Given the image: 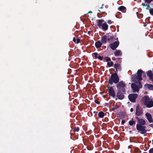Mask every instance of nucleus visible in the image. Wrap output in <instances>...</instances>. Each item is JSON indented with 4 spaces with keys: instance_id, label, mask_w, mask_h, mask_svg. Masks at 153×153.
I'll return each instance as SVG.
<instances>
[{
    "instance_id": "3",
    "label": "nucleus",
    "mask_w": 153,
    "mask_h": 153,
    "mask_svg": "<svg viewBox=\"0 0 153 153\" xmlns=\"http://www.w3.org/2000/svg\"><path fill=\"white\" fill-rule=\"evenodd\" d=\"M141 100L144 102V105L148 108H151L153 106V101L148 96H145L143 97Z\"/></svg>"
},
{
    "instance_id": "21",
    "label": "nucleus",
    "mask_w": 153,
    "mask_h": 153,
    "mask_svg": "<svg viewBox=\"0 0 153 153\" xmlns=\"http://www.w3.org/2000/svg\"><path fill=\"white\" fill-rule=\"evenodd\" d=\"M102 43L99 41H97L95 43V46L97 48H99L101 47Z\"/></svg>"
},
{
    "instance_id": "49",
    "label": "nucleus",
    "mask_w": 153,
    "mask_h": 153,
    "mask_svg": "<svg viewBox=\"0 0 153 153\" xmlns=\"http://www.w3.org/2000/svg\"><path fill=\"white\" fill-rule=\"evenodd\" d=\"M143 74H144V76H145V77L146 76V74H145V73H144V72H143Z\"/></svg>"
},
{
    "instance_id": "37",
    "label": "nucleus",
    "mask_w": 153,
    "mask_h": 153,
    "mask_svg": "<svg viewBox=\"0 0 153 153\" xmlns=\"http://www.w3.org/2000/svg\"><path fill=\"white\" fill-rule=\"evenodd\" d=\"M94 102L95 103L98 104H100V102L97 100H94Z\"/></svg>"
},
{
    "instance_id": "24",
    "label": "nucleus",
    "mask_w": 153,
    "mask_h": 153,
    "mask_svg": "<svg viewBox=\"0 0 153 153\" xmlns=\"http://www.w3.org/2000/svg\"><path fill=\"white\" fill-rule=\"evenodd\" d=\"M104 116V114L102 111H100L98 113V116L99 117L102 118Z\"/></svg>"
},
{
    "instance_id": "29",
    "label": "nucleus",
    "mask_w": 153,
    "mask_h": 153,
    "mask_svg": "<svg viewBox=\"0 0 153 153\" xmlns=\"http://www.w3.org/2000/svg\"><path fill=\"white\" fill-rule=\"evenodd\" d=\"M79 128L78 127H75L74 131V132H78L79 131Z\"/></svg>"
},
{
    "instance_id": "52",
    "label": "nucleus",
    "mask_w": 153,
    "mask_h": 153,
    "mask_svg": "<svg viewBox=\"0 0 153 153\" xmlns=\"http://www.w3.org/2000/svg\"><path fill=\"white\" fill-rule=\"evenodd\" d=\"M116 40H118V38H117L116 39Z\"/></svg>"
},
{
    "instance_id": "23",
    "label": "nucleus",
    "mask_w": 153,
    "mask_h": 153,
    "mask_svg": "<svg viewBox=\"0 0 153 153\" xmlns=\"http://www.w3.org/2000/svg\"><path fill=\"white\" fill-rule=\"evenodd\" d=\"M132 120L129 121L128 122L129 125L130 126H132L133 125H135L136 124V122L133 120V119L132 118Z\"/></svg>"
},
{
    "instance_id": "31",
    "label": "nucleus",
    "mask_w": 153,
    "mask_h": 153,
    "mask_svg": "<svg viewBox=\"0 0 153 153\" xmlns=\"http://www.w3.org/2000/svg\"><path fill=\"white\" fill-rule=\"evenodd\" d=\"M149 13L151 15L153 16V8H151L149 9Z\"/></svg>"
},
{
    "instance_id": "16",
    "label": "nucleus",
    "mask_w": 153,
    "mask_h": 153,
    "mask_svg": "<svg viewBox=\"0 0 153 153\" xmlns=\"http://www.w3.org/2000/svg\"><path fill=\"white\" fill-rule=\"evenodd\" d=\"M147 75L149 77L150 81L153 82V75L151 70L149 71L147 73Z\"/></svg>"
},
{
    "instance_id": "43",
    "label": "nucleus",
    "mask_w": 153,
    "mask_h": 153,
    "mask_svg": "<svg viewBox=\"0 0 153 153\" xmlns=\"http://www.w3.org/2000/svg\"><path fill=\"white\" fill-rule=\"evenodd\" d=\"M112 59L113 60L115 61L116 60V58L115 57H113L112 58Z\"/></svg>"
},
{
    "instance_id": "40",
    "label": "nucleus",
    "mask_w": 153,
    "mask_h": 153,
    "mask_svg": "<svg viewBox=\"0 0 153 153\" xmlns=\"http://www.w3.org/2000/svg\"><path fill=\"white\" fill-rule=\"evenodd\" d=\"M76 38L75 37H74L73 39V41L75 42L76 43Z\"/></svg>"
},
{
    "instance_id": "54",
    "label": "nucleus",
    "mask_w": 153,
    "mask_h": 153,
    "mask_svg": "<svg viewBox=\"0 0 153 153\" xmlns=\"http://www.w3.org/2000/svg\"><path fill=\"white\" fill-rule=\"evenodd\" d=\"M146 134H145V136H146Z\"/></svg>"
},
{
    "instance_id": "50",
    "label": "nucleus",
    "mask_w": 153,
    "mask_h": 153,
    "mask_svg": "<svg viewBox=\"0 0 153 153\" xmlns=\"http://www.w3.org/2000/svg\"><path fill=\"white\" fill-rule=\"evenodd\" d=\"M111 27H113V28H114V27H115V26H111Z\"/></svg>"
},
{
    "instance_id": "27",
    "label": "nucleus",
    "mask_w": 153,
    "mask_h": 153,
    "mask_svg": "<svg viewBox=\"0 0 153 153\" xmlns=\"http://www.w3.org/2000/svg\"><path fill=\"white\" fill-rule=\"evenodd\" d=\"M135 153H140L141 152L138 148H136V149H135Z\"/></svg>"
},
{
    "instance_id": "6",
    "label": "nucleus",
    "mask_w": 153,
    "mask_h": 153,
    "mask_svg": "<svg viewBox=\"0 0 153 153\" xmlns=\"http://www.w3.org/2000/svg\"><path fill=\"white\" fill-rule=\"evenodd\" d=\"M119 42L118 41H115L112 43L109 44V46L112 50H115L119 46Z\"/></svg>"
},
{
    "instance_id": "8",
    "label": "nucleus",
    "mask_w": 153,
    "mask_h": 153,
    "mask_svg": "<svg viewBox=\"0 0 153 153\" xmlns=\"http://www.w3.org/2000/svg\"><path fill=\"white\" fill-rule=\"evenodd\" d=\"M126 92H124L121 90H118V92L117 94V97L118 98L119 100H122L123 99L124 97V93Z\"/></svg>"
},
{
    "instance_id": "33",
    "label": "nucleus",
    "mask_w": 153,
    "mask_h": 153,
    "mask_svg": "<svg viewBox=\"0 0 153 153\" xmlns=\"http://www.w3.org/2000/svg\"><path fill=\"white\" fill-rule=\"evenodd\" d=\"M76 43L78 44L80 42V39L79 38H78V37H76Z\"/></svg>"
},
{
    "instance_id": "1",
    "label": "nucleus",
    "mask_w": 153,
    "mask_h": 153,
    "mask_svg": "<svg viewBox=\"0 0 153 153\" xmlns=\"http://www.w3.org/2000/svg\"><path fill=\"white\" fill-rule=\"evenodd\" d=\"M136 118L138 123L136 125V128L138 132L142 134H146L147 132L146 127L144 126L146 124L145 120L143 119H140L138 117H136Z\"/></svg>"
},
{
    "instance_id": "56",
    "label": "nucleus",
    "mask_w": 153,
    "mask_h": 153,
    "mask_svg": "<svg viewBox=\"0 0 153 153\" xmlns=\"http://www.w3.org/2000/svg\"><path fill=\"white\" fill-rule=\"evenodd\" d=\"M94 113H96V112H94Z\"/></svg>"
},
{
    "instance_id": "39",
    "label": "nucleus",
    "mask_w": 153,
    "mask_h": 153,
    "mask_svg": "<svg viewBox=\"0 0 153 153\" xmlns=\"http://www.w3.org/2000/svg\"><path fill=\"white\" fill-rule=\"evenodd\" d=\"M125 121L124 120H122L121 121V124L122 125H123L125 123Z\"/></svg>"
},
{
    "instance_id": "11",
    "label": "nucleus",
    "mask_w": 153,
    "mask_h": 153,
    "mask_svg": "<svg viewBox=\"0 0 153 153\" xmlns=\"http://www.w3.org/2000/svg\"><path fill=\"white\" fill-rule=\"evenodd\" d=\"M142 109L140 106L138 105L136 107V111L135 114L138 116L142 115L143 113Z\"/></svg>"
},
{
    "instance_id": "46",
    "label": "nucleus",
    "mask_w": 153,
    "mask_h": 153,
    "mask_svg": "<svg viewBox=\"0 0 153 153\" xmlns=\"http://www.w3.org/2000/svg\"><path fill=\"white\" fill-rule=\"evenodd\" d=\"M107 65L110 67V62H108L107 63Z\"/></svg>"
},
{
    "instance_id": "42",
    "label": "nucleus",
    "mask_w": 153,
    "mask_h": 153,
    "mask_svg": "<svg viewBox=\"0 0 153 153\" xmlns=\"http://www.w3.org/2000/svg\"><path fill=\"white\" fill-rule=\"evenodd\" d=\"M150 8V5H149V4L148 5V6L147 7H146V10H149V8Z\"/></svg>"
},
{
    "instance_id": "48",
    "label": "nucleus",
    "mask_w": 153,
    "mask_h": 153,
    "mask_svg": "<svg viewBox=\"0 0 153 153\" xmlns=\"http://www.w3.org/2000/svg\"><path fill=\"white\" fill-rule=\"evenodd\" d=\"M92 11H89L88 13H92Z\"/></svg>"
},
{
    "instance_id": "4",
    "label": "nucleus",
    "mask_w": 153,
    "mask_h": 153,
    "mask_svg": "<svg viewBox=\"0 0 153 153\" xmlns=\"http://www.w3.org/2000/svg\"><path fill=\"white\" fill-rule=\"evenodd\" d=\"M105 21L103 19H99L97 23L98 27L101 29L103 31H106L108 30V25L106 23L104 22Z\"/></svg>"
},
{
    "instance_id": "19",
    "label": "nucleus",
    "mask_w": 153,
    "mask_h": 153,
    "mask_svg": "<svg viewBox=\"0 0 153 153\" xmlns=\"http://www.w3.org/2000/svg\"><path fill=\"white\" fill-rule=\"evenodd\" d=\"M114 54L115 56H121L122 53L120 50H118L114 52Z\"/></svg>"
},
{
    "instance_id": "34",
    "label": "nucleus",
    "mask_w": 153,
    "mask_h": 153,
    "mask_svg": "<svg viewBox=\"0 0 153 153\" xmlns=\"http://www.w3.org/2000/svg\"><path fill=\"white\" fill-rule=\"evenodd\" d=\"M145 2H147L148 3H150L152 1H153V0H145Z\"/></svg>"
},
{
    "instance_id": "55",
    "label": "nucleus",
    "mask_w": 153,
    "mask_h": 153,
    "mask_svg": "<svg viewBox=\"0 0 153 153\" xmlns=\"http://www.w3.org/2000/svg\"><path fill=\"white\" fill-rule=\"evenodd\" d=\"M152 142H153V140H152Z\"/></svg>"
},
{
    "instance_id": "45",
    "label": "nucleus",
    "mask_w": 153,
    "mask_h": 153,
    "mask_svg": "<svg viewBox=\"0 0 153 153\" xmlns=\"http://www.w3.org/2000/svg\"><path fill=\"white\" fill-rule=\"evenodd\" d=\"M133 108H131L130 109V111L131 112H132L133 111Z\"/></svg>"
},
{
    "instance_id": "47",
    "label": "nucleus",
    "mask_w": 153,
    "mask_h": 153,
    "mask_svg": "<svg viewBox=\"0 0 153 153\" xmlns=\"http://www.w3.org/2000/svg\"><path fill=\"white\" fill-rule=\"evenodd\" d=\"M104 5L103 4H102V6L100 7L101 9H102L103 8V6Z\"/></svg>"
},
{
    "instance_id": "14",
    "label": "nucleus",
    "mask_w": 153,
    "mask_h": 153,
    "mask_svg": "<svg viewBox=\"0 0 153 153\" xmlns=\"http://www.w3.org/2000/svg\"><path fill=\"white\" fill-rule=\"evenodd\" d=\"M105 36L107 37V39L108 41V42H111L113 40V39L114 38V36H113L112 34L111 33H108L105 35Z\"/></svg>"
},
{
    "instance_id": "7",
    "label": "nucleus",
    "mask_w": 153,
    "mask_h": 153,
    "mask_svg": "<svg viewBox=\"0 0 153 153\" xmlns=\"http://www.w3.org/2000/svg\"><path fill=\"white\" fill-rule=\"evenodd\" d=\"M137 97V94H130L128 95V98L131 102H135Z\"/></svg>"
},
{
    "instance_id": "30",
    "label": "nucleus",
    "mask_w": 153,
    "mask_h": 153,
    "mask_svg": "<svg viewBox=\"0 0 153 153\" xmlns=\"http://www.w3.org/2000/svg\"><path fill=\"white\" fill-rule=\"evenodd\" d=\"M139 83H138V87H139V88H142V85L141 83V82L140 81H139L138 82Z\"/></svg>"
},
{
    "instance_id": "2",
    "label": "nucleus",
    "mask_w": 153,
    "mask_h": 153,
    "mask_svg": "<svg viewBox=\"0 0 153 153\" xmlns=\"http://www.w3.org/2000/svg\"><path fill=\"white\" fill-rule=\"evenodd\" d=\"M120 80V78L117 74L114 73L112 74L110 78H109L108 82L111 85L113 83L115 84L117 83Z\"/></svg>"
},
{
    "instance_id": "5",
    "label": "nucleus",
    "mask_w": 153,
    "mask_h": 153,
    "mask_svg": "<svg viewBox=\"0 0 153 153\" xmlns=\"http://www.w3.org/2000/svg\"><path fill=\"white\" fill-rule=\"evenodd\" d=\"M117 83V87L118 90H120L126 92V84L123 81H119Z\"/></svg>"
},
{
    "instance_id": "13",
    "label": "nucleus",
    "mask_w": 153,
    "mask_h": 153,
    "mask_svg": "<svg viewBox=\"0 0 153 153\" xmlns=\"http://www.w3.org/2000/svg\"><path fill=\"white\" fill-rule=\"evenodd\" d=\"M131 88L134 92H138L139 91V88L135 83H132L131 85Z\"/></svg>"
},
{
    "instance_id": "51",
    "label": "nucleus",
    "mask_w": 153,
    "mask_h": 153,
    "mask_svg": "<svg viewBox=\"0 0 153 153\" xmlns=\"http://www.w3.org/2000/svg\"><path fill=\"white\" fill-rule=\"evenodd\" d=\"M107 5L105 6V7H107Z\"/></svg>"
},
{
    "instance_id": "9",
    "label": "nucleus",
    "mask_w": 153,
    "mask_h": 153,
    "mask_svg": "<svg viewBox=\"0 0 153 153\" xmlns=\"http://www.w3.org/2000/svg\"><path fill=\"white\" fill-rule=\"evenodd\" d=\"M108 88H109L108 91L109 95L114 98L116 96V94L112 86L108 87Z\"/></svg>"
},
{
    "instance_id": "32",
    "label": "nucleus",
    "mask_w": 153,
    "mask_h": 153,
    "mask_svg": "<svg viewBox=\"0 0 153 153\" xmlns=\"http://www.w3.org/2000/svg\"><path fill=\"white\" fill-rule=\"evenodd\" d=\"M103 58V56H98V59H99L100 60H102Z\"/></svg>"
},
{
    "instance_id": "12",
    "label": "nucleus",
    "mask_w": 153,
    "mask_h": 153,
    "mask_svg": "<svg viewBox=\"0 0 153 153\" xmlns=\"http://www.w3.org/2000/svg\"><path fill=\"white\" fill-rule=\"evenodd\" d=\"M114 68L116 70L115 73L117 74L118 71H120L122 70L121 65L118 63H116L114 64Z\"/></svg>"
},
{
    "instance_id": "36",
    "label": "nucleus",
    "mask_w": 153,
    "mask_h": 153,
    "mask_svg": "<svg viewBox=\"0 0 153 153\" xmlns=\"http://www.w3.org/2000/svg\"><path fill=\"white\" fill-rule=\"evenodd\" d=\"M107 23L109 24H111L112 23H114V22L112 21L111 20L108 21Z\"/></svg>"
},
{
    "instance_id": "26",
    "label": "nucleus",
    "mask_w": 153,
    "mask_h": 153,
    "mask_svg": "<svg viewBox=\"0 0 153 153\" xmlns=\"http://www.w3.org/2000/svg\"><path fill=\"white\" fill-rule=\"evenodd\" d=\"M98 53H97L94 52L92 53V55L94 56V58L95 59H97L98 58Z\"/></svg>"
},
{
    "instance_id": "17",
    "label": "nucleus",
    "mask_w": 153,
    "mask_h": 153,
    "mask_svg": "<svg viewBox=\"0 0 153 153\" xmlns=\"http://www.w3.org/2000/svg\"><path fill=\"white\" fill-rule=\"evenodd\" d=\"M118 10L121 11L123 13H125L126 11V8L123 6H121L118 8Z\"/></svg>"
},
{
    "instance_id": "10",
    "label": "nucleus",
    "mask_w": 153,
    "mask_h": 153,
    "mask_svg": "<svg viewBox=\"0 0 153 153\" xmlns=\"http://www.w3.org/2000/svg\"><path fill=\"white\" fill-rule=\"evenodd\" d=\"M138 77V75L136 74L132 75L131 77L132 81L137 83V82L141 81L142 80V77L139 78Z\"/></svg>"
},
{
    "instance_id": "41",
    "label": "nucleus",
    "mask_w": 153,
    "mask_h": 153,
    "mask_svg": "<svg viewBox=\"0 0 153 153\" xmlns=\"http://www.w3.org/2000/svg\"><path fill=\"white\" fill-rule=\"evenodd\" d=\"M142 5H143V6H147V4H145V3H142Z\"/></svg>"
},
{
    "instance_id": "57",
    "label": "nucleus",
    "mask_w": 153,
    "mask_h": 153,
    "mask_svg": "<svg viewBox=\"0 0 153 153\" xmlns=\"http://www.w3.org/2000/svg\"><path fill=\"white\" fill-rule=\"evenodd\" d=\"M94 113H96V112H94Z\"/></svg>"
},
{
    "instance_id": "28",
    "label": "nucleus",
    "mask_w": 153,
    "mask_h": 153,
    "mask_svg": "<svg viewBox=\"0 0 153 153\" xmlns=\"http://www.w3.org/2000/svg\"><path fill=\"white\" fill-rule=\"evenodd\" d=\"M119 106H118V105H116L113 107L112 108L113 110L114 111L115 109H117V108H119Z\"/></svg>"
},
{
    "instance_id": "35",
    "label": "nucleus",
    "mask_w": 153,
    "mask_h": 153,
    "mask_svg": "<svg viewBox=\"0 0 153 153\" xmlns=\"http://www.w3.org/2000/svg\"><path fill=\"white\" fill-rule=\"evenodd\" d=\"M149 153H153V148L150 149L149 151Z\"/></svg>"
},
{
    "instance_id": "20",
    "label": "nucleus",
    "mask_w": 153,
    "mask_h": 153,
    "mask_svg": "<svg viewBox=\"0 0 153 153\" xmlns=\"http://www.w3.org/2000/svg\"><path fill=\"white\" fill-rule=\"evenodd\" d=\"M101 40L102 42L103 43L106 44L107 43V40L105 35L103 36L102 37Z\"/></svg>"
},
{
    "instance_id": "15",
    "label": "nucleus",
    "mask_w": 153,
    "mask_h": 153,
    "mask_svg": "<svg viewBox=\"0 0 153 153\" xmlns=\"http://www.w3.org/2000/svg\"><path fill=\"white\" fill-rule=\"evenodd\" d=\"M145 115L146 116V118L148 120L149 123H152L153 122L152 117L151 114L147 113L145 114Z\"/></svg>"
},
{
    "instance_id": "53",
    "label": "nucleus",
    "mask_w": 153,
    "mask_h": 153,
    "mask_svg": "<svg viewBox=\"0 0 153 153\" xmlns=\"http://www.w3.org/2000/svg\"><path fill=\"white\" fill-rule=\"evenodd\" d=\"M98 11L99 12H100V11L99 10H98Z\"/></svg>"
},
{
    "instance_id": "18",
    "label": "nucleus",
    "mask_w": 153,
    "mask_h": 153,
    "mask_svg": "<svg viewBox=\"0 0 153 153\" xmlns=\"http://www.w3.org/2000/svg\"><path fill=\"white\" fill-rule=\"evenodd\" d=\"M144 86L147 88L149 90H153V85L151 84H146Z\"/></svg>"
},
{
    "instance_id": "22",
    "label": "nucleus",
    "mask_w": 153,
    "mask_h": 153,
    "mask_svg": "<svg viewBox=\"0 0 153 153\" xmlns=\"http://www.w3.org/2000/svg\"><path fill=\"white\" fill-rule=\"evenodd\" d=\"M143 71L142 70H138L137 72V75H138V77H142V75Z\"/></svg>"
},
{
    "instance_id": "44",
    "label": "nucleus",
    "mask_w": 153,
    "mask_h": 153,
    "mask_svg": "<svg viewBox=\"0 0 153 153\" xmlns=\"http://www.w3.org/2000/svg\"><path fill=\"white\" fill-rule=\"evenodd\" d=\"M149 126H150L151 127H153V123L150 124Z\"/></svg>"
},
{
    "instance_id": "25",
    "label": "nucleus",
    "mask_w": 153,
    "mask_h": 153,
    "mask_svg": "<svg viewBox=\"0 0 153 153\" xmlns=\"http://www.w3.org/2000/svg\"><path fill=\"white\" fill-rule=\"evenodd\" d=\"M104 59L106 60L107 62L111 61V59L108 56H106L104 57Z\"/></svg>"
},
{
    "instance_id": "38",
    "label": "nucleus",
    "mask_w": 153,
    "mask_h": 153,
    "mask_svg": "<svg viewBox=\"0 0 153 153\" xmlns=\"http://www.w3.org/2000/svg\"><path fill=\"white\" fill-rule=\"evenodd\" d=\"M110 67H111V66H113V62L111 61L110 62Z\"/></svg>"
}]
</instances>
